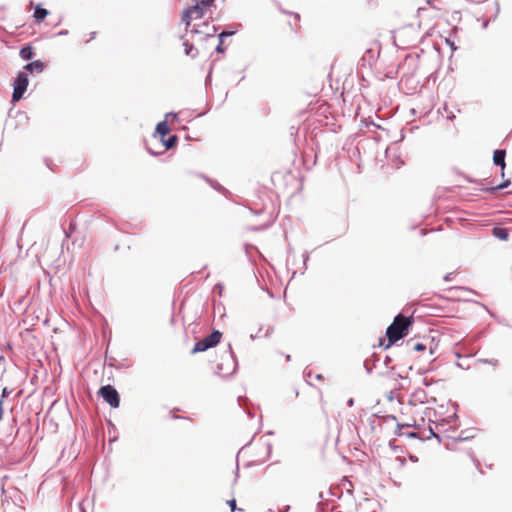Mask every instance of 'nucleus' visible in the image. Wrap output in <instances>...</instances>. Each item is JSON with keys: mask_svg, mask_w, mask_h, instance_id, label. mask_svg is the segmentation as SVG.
<instances>
[{"mask_svg": "<svg viewBox=\"0 0 512 512\" xmlns=\"http://www.w3.org/2000/svg\"><path fill=\"white\" fill-rule=\"evenodd\" d=\"M95 37H96V32H92V33H90V37H89V39H87V41H86V42H90V41H91V40H93Z\"/></svg>", "mask_w": 512, "mask_h": 512, "instance_id": "nucleus-20", "label": "nucleus"}, {"mask_svg": "<svg viewBox=\"0 0 512 512\" xmlns=\"http://www.w3.org/2000/svg\"><path fill=\"white\" fill-rule=\"evenodd\" d=\"M408 345H411V349L416 352H422L426 349V346L422 343H414L412 344L411 341L407 343Z\"/></svg>", "mask_w": 512, "mask_h": 512, "instance_id": "nucleus-13", "label": "nucleus"}, {"mask_svg": "<svg viewBox=\"0 0 512 512\" xmlns=\"http://www.w3.org/2000/svg\"><path fill=\"white\" fill-rule=\"evenodd\" d=\"M401 426H403V427H404V426H405V427H410V426H412V424H411V423H405V424H402Z\"/></svg>", "mask_w": 512, "mask_h": 512, "instance_id": "nucleus-23", "label": "nucleus"}, {"mask_svg": "<svg viewBox=\"0 0 512 512\" xmlns=\"http://www.w3.org/2000/svg\"><path fill=\"white\" fill-rule=\"evenodd\" d=\"M20 56L24 59V60H29L32 58L33 56V51H32V48L29 47V46H26V47H23L21 50H20Z\"/></svg>", "mask_w": 512, "mask_h": 512, "instance_id": "nucleus-11", "label": "nucleus"}, {"mask_svg": "<svg viewBox=\"0 0 512 512\" xmlns=\"http://www.w3.org/2000/svg\"><path fill=\"white\" fill-rule=\"evenodd\" d=\"M222 333L218 330L213 331L210 335L204 337L195 343L191 353L204 352L210 348L215 347L221 340Z\"/></svg>", "mask_w": 512, "mask_h": 512, "instance_id": "nucleus-2", "label": "nucleus"}, {"mask_svg": "<svg viewBox=\"0 0 512 512\" xmlns=\"http://www.w3.org/2000/svg\"><path fill=\"white\" fill-rule=\"evenodd\" d=\"M280 177H281V174H280V173H275V174L273 175V178H272L273 182H275V180H276V179H278V178H280Z\"/></svg>", "mask_w": 512, "mask_h": 512, "instance_id": "nucleus-21", "label": "nucleus"}, {"mask_svg": "<svg viewBox=\"0 0 512 512\" xmlns=\"http://www.w3.org/2000/svg\"><path fill=\"white\" fill-rule=\"evenodd\" d=\"M493 234L495 237L501 239V240H507L509 237V232L506 228L501 227H495L493 229Z\"/></svg>", "mask_w": 512, "mask_h": 512, "instance_id": "nucleus-9", "label": "nucleus"}, {"mask_svg": "<svg viewBox=\"0 0 512 512\" xmlns=\"http://www.w3.org/2000/svg\"><path fill=\"white\" fill-rule=\"evenodd\" d=\"M156 131L161 137H164L170 132V128L166 121H162L157 124Z\"/></svg>", "mask_w": 512, "mask_h": 512, "instance_id": "nucleus-10", "label": "nucleus"}, {"mask_svg": "<svg viewBox=\"0 0 512 512\" xmlns=\"http://www.w3.org/2000/svg\"><path fill=\"white\" fill-rule=\"evenodd\" d=\"M227 503L230 506L231 511L234 512L235 509H236V501H235V499H231V500L227 501Z\"/></svg>", "mask_w": 512, "mask_h": 512, "instance_id": "nucleus-18", "label": "nucleus"}, {"mask_svg": "<svg viewBox=\"0 0 512 512\" xmlns=\"http://www.w3.org/2000/svg\"><path fill=\"white\" fill-rule=\"evenodd\" d=\"M505 156H506V151L503 149L495 150L493 153V163L495 165H498L501 167V177L503 179L505 177V167H506Z\"/></svg>", "mask_w": 512, "mask_h": 512, "instance_id": "nucleus-6", "label": "nucleus"}, {"mask_svg": "<svg viewBox=\"0 0 512 512\" xmlns=\"http://www.w3.org/2000/svg\"><path fill=\"white\" fill-rule=\"evenodd\" d=\"M196 2L201 4L202 5L201 7L209 9L213 5L215 0H196Z\"/></svg>", "mask_w": 512, "mask_h": 512, "instance_id": "nucleus-17", "label": "nucleus"}, {"mask_svg": "<svg viewBox=\"0 0 512 512\" xmlns=\"http://www.w3.org/2000/svg\"><path fill=\"white\" fill-rule=\"evenodd\" d=\"M510 184H511V181L509 179H505L501 184H499L498 186L492 187V188H488L487 191L490 193H493L496 190L507 188Z\"/></svg>", "mask_w": 512, "mask_h": 512, "instance_id": "nucleus-12", "label": "nucleus"}, {"mask_svg": "<svg viewBox=\"0 0 512 512\" xmlns=\"http://www.w3.org/2000/svg\"><path fill=\"white\" fill-rule=\"evenodd\" d=\"M176 141H177V136L176 135L171 136L167 141H165L166 148L167 149L172 148L175 145Z\"/></svg>", "mask_w": 512, "mask_h": 512, "instance_id": "nucleus-16", "label": "nucleus"}, {"mask_svg": "<svg viewBox=\"0 0 512 512\" xmlns=\"http://www.w3.org/2000/svg\"><path fill=\"white\" fill-rule=\"evenodd\" d=\"M3 417L2 401H0V420Z\"/></svg>", "mask_w": 512, "mask_h": 512, "instance_id": "nucleus-22", "label": "nucleus"}, {"mask_svg": "<svg viewBox=\"0 0 512 512\" xmlns=\"http://www.w3.org/2000/svg\"><path fill=\"white\" fill-rule=\"evenodd\" d=\"M48 14H49L48 10H46L45 8H42L40 5H37L35 7L33 17L36 19L37 22H40V21L44 20Z\"/></svg>", "mask_w": 512, "mask_h": 512, "instance_id": "nucleus-8", "label": "nucleus"}, {"mask_svg": "<svg viewBox=\"0 0 512 512\" xmlns=\"http://www.w3.org/2000/svg\"><path fill=\"white\" fill-rule=\"evenodd\" d=\"M489 6L492 7V9L494 10V14H493V18H496L500 12V6H499V3L496 2V1H493L489 4Z\"/></svg>", "mask_w": 512, "mask_h": 512, "instance_id": "nucleus-15", "label": "nucleus"}, {"mask_svg": "<svg viewBox=\"0 0 512 512\" xmlns=\"http://www.w3.org/2000/svg\"><path fill=\"white\" fill-rule=\"evenodd\" d=\"M24 68L30 72L41 73L44 70V64L41 61L36 60L27 64Z\"/></svg>", "mask_w": 512, "mask_h": 512, "instance_id": "nucleus-7", "label": "nucleus"}, {"mask_svg": "<svg viewBox=\"0 0 512 512\" xmlns=\"http://www.w3.org/2000/svg\"><path fill=\"white\" fill-rule=\"evenodd\" d=\"M28 86V77L24 72H20L14 82V91L12 94V100L14 102L19 101Z\"/></svg>", "mask_w": 512, "mask_h": 512, "instance_id": "nucleus-5", "label": "nucleus"}, {"mask_svg": "<svg viewBox=\"0 0 512 512\" xmlns=\"http://www.w3.org/2000/svg\"><path fill=\"white\" fill-rule=\"evenodd\" d=\"M217 52L219 53H222L224 51L223 47H222V41L220 42V44L217 46L216 48Z\"/></svg>", "mask_w": 512, "mask_h": 512, "instance_id": "nucleus-19", "label": "nucleus"}, {"mask_svg": "<svg viewBox=\"0 0 512 512\" xmlns=\"http://www.w3.org/2000/svg\"><path fill=\"white\" fill-rule=\"evenodd\" d=\"M487 24H488V20H486V21L484 22V27H486V26H487Z\"/></svg>", "mask_w": 512, "mask_h": 512, "instance_id": "nucleus-25", "label": "nucleus"}, {"mask_svg": "<svg viewBox=\"0 0 512 512\" xmlns=\"http://www.w3.org/2000/svg\"><path fill=\"white\" fill-rule=\"evenodd\" d=\"M183 46L185 47V54L186 55H190L192 57L195 56L194 54H192V51L194 50L193 45L189 44L188 41H184L183 42Z\"/></svg>", "mask_w": 512, "mask_h": 512, "instance_id": "nucleus-14", "label": "nucleus"}, {"mask_svg": "<svg viewBox=\"0 0 512 512\" xmlns=\"http://www.w3.org/2000/svg\"><path fill=\"white\" fill-rule=\"evenodd\" d=\"M228 34L226 32H222L219 36L220 38L224 37V36H227Z\"/></svg>", "mask_w": 512, "mask_h": 512, "instance_id": "nucleus-24", "label": "nucleus"}, {"mask_svg": "<svg viewBox=\"0 0 512 512\" xmlns=\"http://www.w3.org/2000/svg\"><path fill=\"white\" fill-rule=\"evenodd\" d=\"M413 323L412 317H406L402 314L397 315L392 324L388 326L386 335L388 338V344L385 348H389L392 344L402 339L408 334V329Z\"/></svg>", "mask_w": 512, "mask_h": 512, "instance_id": "nucleus-1", "label": "nucleus"}, {"mask_svg": "<svg viewBox=\"0 0 512 512\" xmlns=\"http://www.w3.org/2000/svg\"><path fill=\"white\" fill-rule=\"evenodd\" d=\"M202 5L195 1V4L186 9L182 14V21L188 27L192 20L200 19L204 13L208 10L207 8L201 7Z\"/></svg>", "mask_w": 512, "mask_h": 512, "instance_id": "nucleus-4", "label": "nucleus"}, {"mask_svg": "<svg viewBox=\"0 0 512 512\" xmlns=\"http://www.w3.org/2000/svg\"><path fill=\"white\" fill-rule=\"evenodd\" d=\"M98 394L104 399L105 402H107L112 408H118L120 404V396L117 392V390L111 386L106 385L102 386Z\"/></svg>", "mask_w": 512, "mask_h": 512, "instance_id": "nucleus-3", "label": "nucleus"}]
</instances>
